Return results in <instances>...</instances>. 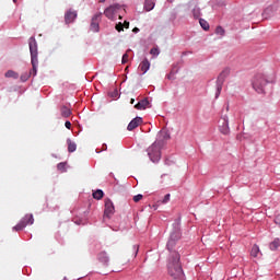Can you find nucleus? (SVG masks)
<instances>
[{"label":"nucleus","mask_w":280,"mask_h":280,"mask_svg":"<svg viewBox=\"0 0 280 280\" xmlns=\"http://www.w3.org/2000/svg\"><path fill=\"white\" fill-rule=\"evenodd\" d=\"M150 105V101L148 98L141 100L135 105L136 110H145Z\"/></svg>","instance_id":"nucleus-15"},{"label":"nucleus","mask_w":280,"mask_h":280,"mask_svg":"<svg viewBox=\"0 0 280 280\" xmlns=\"http://www.w3.org/2000/svg\"><path fill=\"white\" fill-rule=\"evenodd\" d=\"M104 1H106V0H101V3H104Z\"/></svg>","instance_id":"nucleus-42"},{"label":"nucleus","mask_w":280,"mask_h":280,"mask_svg":"<svg viewBox=\"0 0 280 280\" xmlns=\"http://www.w3.org/2000/svg\"><path fill=\"white\" fill-rule=\"evenodd\" d=\"M14 3H16V0H13Z\"/></svg>","instance_id":"nucleus-45"},{"label":"nucleus","mask_w":280,"mask_h":280,"mask_svg":"<svg viewBox=\"0 0 280 280\" xmlns=\"http://www.w3.org/2000/svg\"><path fill=\"white\" fill-rule=\"evenodd\" d=\"M121 10V7L119 4H112L107 9H105L104 14L107 19L113 20L115 19V13L119 12Z\"/></svg>","instance_id":"nucleus-8"},{"label":"nucleus","mask_w":280,"mask_h":280,"mask_svg":"<svg viewBox=\"0 0 280 280\" xmlns=\"http://www.w3.org/2000/svg\"><path fill=\"white\" fill-rule=\"evenodd\" d=\"M125 71H128V67L125 69Z\"/></svg>","instance_id":"nucleus-44"},{"label":"nucleus","mask_w":280,"mask_h":280,"mask_svg":"<svg viewBox=\"0 0 280 280\" xmlns=\"http://www.w3.org/2000/svg\"><path fill=\"white\" fill-rule=\"evenodd\" d=\"M259 253H261V250L259 249V245H257V244L253 245L250 255L253 257H257L259 255Z\"/></svg>","instance_id":"nucleus-22"},{"label":"nucleus","mask_w":280,"mask_h":280,"mask_svg":"<svg viewBox=\"0 0 280 280\" xmlns=\"http://www.w3.org/2000/svg\"><path fill=\"white\" fill-rule=\"evenodd\" d=\"M75 19H78V12H75V11L69 10L65 14V21H66L67 25H69V23H73L75 21Z\"/></svg>","instance_id":"nucleus-14"},{"label":"nucleus","mask_w":280,"mask_h":280,"mask_svg":"<svg viewBox=\"0 0 280 280\" xmlns=\"http://www.w3.org/2000/svg\"><path fill=\"white\" fill-rule=\"evenodd\" d=\"M163 148L162 144L159 142H154L152 145H150L147 150L148 156L152 161V163H159L161 161V149Z\"/></svg>","instance_id":"nucleus-5"},{"label":"nucleus","mask_w":280,"mask_h":280,"mask_svg":"<svg viewBox=\"0 0 280 280\" xmlns=\"http://www.w3.org/2000/svg\"><path fill=\"white\" fill-rule=\"evenodd\" d=\"M168 275L173 280H185V272L180 266V254L172 252V256L167 265Z\"/></svg>","instance_id":"nucleus-2"},{"label":"nucleus","mask_w":280,"mask_h":280,"mask_svg":"<svg viewBox=\"0 0 280 280\" xmlns=\"http://www.w3.org/2000/svg\"><path fill=\"white\" fill-rule=\"evenodd\" d=\"M150 54H151V56H159V54H161V52L159 51V48H152L150 50Z\"/></svg>","instance_id":"nucleus-32"},{"label":"nucleus","mask_w":280,"mask_h":280,"mask_svg":"<svg viewBox=\"0 0 280 280\" xmlns=\"http://www.w3.org/2000/svg\"><path fill=\"white\" fill-rule=\"evenodd\" d=\"M154 5H156V2H154V0H145L144 1L145 12H152V10H154Z\"/></svg>","instance_id":"nucleus-17"},{"label":"nucleus","mask_w":280,"mask_h":280,"mask_svg":"<svg viewBox=\"0 0 280 280\" xmlns=\"http://www.w3.org/2000/svg\"><path fill=\"white\" fill-rule=\"evenodd\" d=\"M140 200H143V195L139 194L133 196V202H139Z\"/></svg>","instance_id":"nucleus-31"},{"label":"nucleus","mask_w":280,"mask_h":280,"mask_svg":"<svg viewBox=\"0 0 280 280\" xmlns=\"http://www.w3.org/2000/svg\"><path fill=\"white\" fill-rule=\"evenodd\" d=\"M57 170L61 173L67 172V163L61 162L57 165Z\"/></svg>","instance_id":"nucleus-28"},{"label":"nucleus","mask_w":280,"mask_h":280,"mask_svg":"<svg viewBox=\"0 0 280 280\" xmlns=\"http://www.w3.org/2000/svg\"><path fill=\"white\" fill-rule=\"evenodd\" d=\"M118 93L117 90H115V92L112 94V97H117Z\"/></svg>","instance_id":"nucleus-40"},{"label":"nucleus","mask_w":280,"mask_h":280,"mask_svg":"<svg viewBox=\"0 0 280 280\" xmlns=\"http://www.w3.org/2000/svg\"><path fill=\"white\" fill-rule=\"evenodd\" d=\"M139 69L142 71V73H148V71H150V60H148V58H144L140 65H139Z\"/></svg>","instance_id":"nucleus-16"},{"label":"nucleus","mask_w":280,"mask_h":280,"mask_svg":"<svg viewBox=\"0 0 280 280\" xmlns=\"http://www.w3.org/2000/svg\"><path fill=\"white\" fill-rule=\"evenodd\" d=\"M166 202H170V194L164 196V198L162 200V205H166Z\"/></svg>","instance_id":"nucleus-33"},{"label":"nucleus","mask_w":280,"mask_h":280,"mask_svg":"<svg viewBox=\"0 0 280 280\" xmlns=\"http://www.w3.org/2000/svg\"><path fill=\"white\" fill-rule=\"evenodd\" d=\"M60 113H61V116H63V117H71V109L69 108V107H67V106H61V108H60Z\"/></svg>","instance_id":"nucleus-21"},{"label":"nucleus","mask_w":280,"mask_h":280,"mask_svg":"<svg viewBox=\"0 0 280 280\" xmlns=\"http://www.w3.org/2000/svg\"><path fill=\"white\" fill-rule=\"evenodd\" d=\"M133 250L135 253V257H137L138 253H139V245H133Z\"/></svg>","instance_id":"nucleus-36"},{"label":"nucleus","mask_w":280,"mask_h":280,"mask_svg":"<svg viewBox=\"0 0 280 280\" xmlns=\"http://www.w3.org/2000/svg\"><path fill=\"white\" fill-rule=\"evenodd\" d=\"M5 78H13V80H19V72H14L13 70H9L5 72Z\"/></svg>","instance_id":"nucleus-23"},{"label":"nucleus","mask_w":280,"mask_h":280,"mask_svg":"<svg viewBox=\"0 0 280 280\" xmlns=\"http://www.w3.org/2000/svg\"><path fill=\"white\" fill-rule=\"evenodd\" d=\"M200 8H198V7H195L194 9H192V16H194V19H200Z\"/></svg>","instance_id":"nucleus-26"},{"label":"nucleus","mask_w":280,"mask_h":280,"mask_svg":"<svg viewBox=\"0 0 280 280\" xmlns=\"http://www.w3.org/2000/svg\"><path fill=\"white\" fill-rule=\"evenodd\" d=\"M27 224H34V214H26L15 226H13V231H23Z\"/></svg>","instance_id":"nucleus-7"},{"label":"nucleus","mask_w":280,"mask_h":280,"mask_svg":"<svg viewBox=\"0 0 280 280\" xmlns=\"http://www.w3.org/2000/svg\"><path fill=\"white\" fill-rule=\"evenodd\" d=\"M93 198L95 200H102V198H104V191L102 189H98L96 191L93 192Z\"/></svg>","instance_id":"nucleus-24"},{"label":"nucleus","mask_w":280,"mask_h":280,"mask_svg":"<svg viewBox=\"0 0 280 280\" xmlns=\"http://www.w3.org/2000/svg\"><path fill=\"white\" fill-rule=\"evenodd\" d=\"M170 139V133L166 130H161L158 135V139L155 143H159L160 145H164L165 141Z\"/></svg>","instance_id":"nucleus-12"},{"label":"nucleus","mask_w":280,"mask_h":280,"mask_svg":"<svg viewBox=\"0 0 280 280\" xmlns=\"http://www.w3.org/2000/svg\"><path fill=\"white\" fill-rule=\"evenodd\" d=\"M128 54H125L124 56H122V65H126V62H128Z\"/></svg>","instance_id":"nucleus-35"},{"label":"nucleus","mask_w":280,"mask_h":280,"mask_svg":"<svg viewBox=\"0 0 280 280\" xmlns=\"http://www.w3.org/2000/svg\"><path fill=\"white\" fill-rule=\"evenodd\" d=\"M167 1H170V3H172L174 0H167Z\"/></svg>","instance_id":"nucleus-43"},{"label":"nucleus","mask_w":280,"mask_h":280,"mask_svg":"<svg viewBox=\"0 0 280 280\" xmlns=\"http://www.w3.org/2000/svg\"><path fill=\"white\" fill-rule=\"evenodd\" d=\"M178 73V66H173L170 74L167 75V80H174V75Z\"/></svg>","instance_id":"nucleus-25"},{"label":"nucleus","mask_w":280,"mask_h":280,"mask_svg":"<svg viewBox=\"0 0 280 280\" xmlns=\"http://www.w3.org/2000/svg\"><path fill=\"white\" fill-rule=\"evenodd\" d=\"M228 75H231V68H224L218 75L217 92H215L217 100L220 97V93H222V86H224V82H225Z\"/></svg>","instance_id":"nucleus-6"},{"label":"nucleus","mask_w":280,"mask_h":280,"mask_svg":"<svg viewBox=\"0 0 280 280\" xmlns=\"http://www.w3.org/2000/svg\"><path fill=\"white\" fill-rule=\"evenodd\" d=\"M199 23H200V26L202 27V30H205L206 32H207V30H209V22L208 21L199 19Z\"/></svg>","instance_id":"nucleus-27"},{"label":"nucleus","mask_w":280,"mask_h":280,"mask_svg":"<svg viewBox=\"0 0 280 280\" xmlns=\"http://www.w3.org/2000/svg\"><path fill=\"white\" fill-rule=\"evenodd\" d=\"M182 234H180V221L176 220L173 223V230L171 231V236L170 240L167 242V249L168 250H173L174 247L176 246V242H178V240H180Z\"/></svg>","instance_id":"nucleus-3"},{"label":"nucleus","mask_w":280,"mask_h":280,"mask_svg":"<svg viewBox=\"0 0 280 280\" xmlns=\"http://www.w3.org/2000/svg\"><path fill=\"white\" fill-rule=\"evenodd\" d=\"M114 213H115V205L110 199H105V210H104L105 218H110Z\"/></svg>","instance_id":"nucleus-10"},{"label":"nucleus","mask_w":280,"mask_h":280,"mask_svg":"<svg viewBox=\"0 0 280 280\" xmlns=\"http://www.w3.org/2000/svg\"><path fill=\"white\" fill-rule=\"evenodd\" d=\"M68 143V152H75V150H78V144H75V142L71 141V139L67 140Z\"/></svg>","instance_id":"nucleus-19"},{"label":"nucleus","mask_w":280,"mask_h":280,"mask_svg":"<svg viewBox=\"0 0 280 280\" xmlns=\"http://www.w3.org/2000/svg\"><path fill=\"white\" fill-rule=\"evenodd\" d=\"M65 126H66V128L68 129V130H71V121H66L65 122Z\"/></svg>","instance_id":"nucleus-37"},{"label":"nucleus","mask_w":280,"mask_h":280,"mask_svg":"<svg viewBox=\"0 0 280 280\" xmlns=\"http://www.w3.org/2000/svg\"><path fill=\"white\" fill-rule=\"evenodd\" d=\"M28 47H30V54H31V65L33 68L30 71V73H24L21 75L22 82H27V80H30V77L36 75L38 71V44L36 43V38L31 37L28 39Z\"/></svg>","instance_id":"nucleus-1"},{"label":"nucleus","mask_w":280,"mask_h":280,"mask_svg":"<svg viewBox=\"0 0 280 280\" xmlns=\"http://www.w3.org/2000/svg\"><path fill=\"white\" fill-rule=\"evenodd\" d=\"M219 130L222 135H229L231 129L229 128V117L224 116L220 120Z\"/></svg>","instance_id":"nucleus-11"},{"label":"nucleus","mask_w":280,"mask_h":280,"mask_svg":"<svg viewBox=\"0 0 280 280\" xmlns=\"http://www.w3.org/2000/svg\"><path fill=\"white\" fill-rule=\"evenodd\" d=\"M275 222H276V224L280 225V217L279 215L275 219Z\"/></svg>","instance_id":"nucleus-38"},{"label":"nucleus","mask_w":280,"mask_h":280,"mask_svg":"<svg viewBox=\"0 0 280 280\" xmlns=\"http://www.w3.org/2000/svg\"><path fill=\"white\" fill-rule=\"evenodd\" d=\"M215 34H218L219 36H224L225 31H224V28L222 26H218L215 28Z\"/></svg>","instance_id":"nucleus-29"},{"label":"nucleus","mask_w":280,"mask_h":280,"mask_svg":"<svg viewBox=\"0 0 280 280\" xmlns=\"http://www.w3.org/2000/svg\"><path fill=\"white\" fill-rule=\"evenodd\" d=\"M125 27V30H129L130 27V22L128 21H125L124 24H122V28Z\"/></svg>","instance_id":"nucleus-34"},{"label":"nucleus","mask_w":280,"mask_h":280,"mask_svg":"<svg viewBox=\"0 0 280 280\" xmlns=\"http://www.w3.org/2000/svg\"><path fill=\"white\" fill-rule=\"evenodd\" d=\"M130 104H135V98H131V100H130Z\"/></svg>","instance_id":"nucleus-41"},{"label":"nucleus","mask_w":280,"mask_h":280,"mask_svg":"<svg viewBox=\"0 0 280 280\" xmlns=\"http://www.w3.org/2000/svg\"><path fill=\"white\" fill-rule=\"evenodd\" d=\"M98 260L102 262V264H108L109 261V258H108V254L106 252H101L98 254Z\"/></svg>","instance_id":"nucleus-18"},{"label":"nucleus","mask_w":280,"mask_h":280,"mask_svg":"<svg viewBox=\"0 0 280 280\" xmlns=\"http://www.w3.org/2000/svg\"><path fill=\"white\" fill-rule=\"evenodd\" d=\"M270 250H278L280 248V240L275 238L270 244H269Z\"/></svg>","instance_id":"nucleus-20"},{"label":"nucleus","mask_w":280,"mask_h":280,"mask_svg":"<svg viewBox=\"0 0 280 280\" xmlns=\"http://www.w3.org/2000/svg\"><path fill=\"white\" fill-rule=\"evenodd\" d=\"M132 32H133L135 34H138L139 27H135V28L132 30Z\"/></svg>","instance_id":"nucleus-39"},{"label":"nucleus","mask_w":280,"mask_h":280,"mask_svg":"<svg viewBox=\"0 0 280 280\" xmlns=\"http://www.w3.org/2000/svg\"><path fill=\"white\" fill-rule=\"evenodd\" d=\"M115 28L117 32H124V24L119 22L118 24H116Z\"/></svg>","instance_id":"nucleus-30"},{"label":"nucleus","mask_w":280,"mask_h":280,"mask_svg":"<svg viewBox=\"0 0 280 280\" xmlns=\"http://www.w3.org/2000/svg\"><path fill=\"white\" fill-rule=\"evenodd\" d=\"M253 89L256 91V93H266V84H268V81L266 80V77L264 74H256L252 81Z\"/></svg>","instance_id":"nucleus-4"},{"label":"nucleus","mask_w":280,"mask_h":280,"mask_svg":"<svg viewBox=\"0 0 280 280\" xmlns=\"http://www.w3.org/2000/svg\"><path fill=\"white\" fill-rule=\"evenodd\" d=\"M102 21V13H96L92 18V22L90 25L91 32H100V22Z\"/></svg>","instance_id":"nucleus-9"},{"label":"nucleus","mask_w":280,"mask_h":280,"mask_svg":"<svg viewBox=\"0 0 280 280\" xmlns=\"http://www.w3.org/2000/svg\"><path fill=\"white\" fill-rule=\"evenodd\" d=\"M141 124H143V118H141V117H136V118H133V119L129 122V125H128V127H127V130L132 131V130H135V128H139V126H141Z\"/></svg>","instance_id":"nucleus-13"},{"label":"nucleus","mask_w":280,"mask_h":280,"mask_svg":"<svg viewBox=\"0 0 280 280\" xmlns=\"http://www.w3.org/2000/svg\"><path fill=\"white\" fill-rule=\"evenodd\" d=\"M119 19H120V20L122 19L121 15H119Z\"/></svg>","instance_id":"nucleus-46"}]
</instances>
